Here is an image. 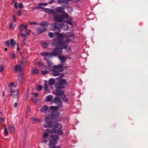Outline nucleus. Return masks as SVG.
<instances>
[{"label":"nucleus","instance_id":"1","mask_svg":"<svg viewBox=\"0 0 148 148\" xmlns=\"http://www.w3.org/2000/svg\"><path fill=\"white\" fill-rule=\"evenodd\" d=\"M56 35L57 37L55 39H53L51 42L52 46L59 47L54 49L53 51V54L54 56L59 55L62 53V49H66L67 45L65 44L68 43L70 41V39L68 37H64L61 33L57 32Z\"/></svg>","mask_w":148,"mask_h":148},{"label":"nucleus","instance_id":"2","mask_svg":"<svg viewBox=\"0 0 148 148\" xmlns=\"http://www.w3.org/2000/svg\"><path fill=\"white\" fill-rule=\"evenodd\" d=\"M52 14L53 16V21L58 22H63L65 19L68 18L69 17L68 14L66 12L62 14H59L55 12H53Z\"/></svg>","mask_w":148,"mask_h":148},{"label":"nucleus","instance_id":"3","mask_svg":"<svg viewBox=\"0 0 148 148\" xmlns=\"http://www.w3.org/2000/svg\"><path fill=\"white\" fill-rule=\"evenodd\" d=\"M49 143V148H60V146L56 147L55 146L57 143V140L59 139V136L58 135L52 134Z\"/></svg>","mask_w":148,"mask_h":148},{"label":"nucleus","instance_id":"4","mask_svg":"<svg viewBox=\"0 0 148 148\" xmlns=\"http://www.w3.org/2000/svg\"><path fill=\"white\" fill-rule=\"evenodd\" d=\"M63 65L60 64L58 65H54L51 70L52 75L54 76H58L60 73L63 71Z\"/></svg>","mask_w":148,"mask_h":148},{"label":"nucleus","instance_id":"5","mask_svg":"<svg viewBox=\"0 0 148 148\" xmlns=\"http://www.w3.org/2000/svg\"><path fill=\"white\" fill-rule=\"evenodd\" d=\"M52 127H53L52 130L47 129L46 130V132L51 133H54L55 128H58L59 129L62 128V126L61 125L58 123H57L54 126L53 125V126H52Z\"/></svg>","mask_w":148,"mask_h":148},{"label":"nucleus","instance_id":"6","mask_svg":"<svg viewBox=\"0 0 148 148\" xmlns=\"http://www.w3.org/2000/svg\"><path fill=\"white\" fill-rule=\"evenodd\" d=\"M64 25L63 23L56 24L54 25V28L55 30H57L58 32H60L61 31L60 29H61V28L63 27Z\"/></svg>","mask_w":148,"mask_h":148},{"label":"nucleus","instance_id":"7","mask_svg":"<svg viewBox=\"0 0 148 148\" xmlns=\"http://www.w3.org/2000/svg\"><path fill=\"white\" fill-rule=\"evenodd\" d=\"M46 28L45 27H40L36 29L37 33L38 34H40L46 31Z\"/></svg>","mask_w":148,"mask_h":148},{"label":"nucleus","instance_id":"8","mask_svg":"<svg viewBox=\"0 0 148 148\" xmlns=\"http://www.w3.org/2000/svg\"><path fill=\"white\" fill-rule=\"evenodd\" d=\"M15 84L14 83H11L10 84V92L11 93L14 92L16 91V87L17 86V84H15Z\"/></svg>","mask_w":148,"mask_h":148},{"label":"nucleus","instance_id":"9","mask_svg":"<svg viewBox=\"0 0 148 148\" xmlns=\"http://www.w3.org/2000/svg\"><path fill=\"white\" fill-rule=\"evenodd\" d=\"M53 102L58 105H60L62 103V101L58 97H56L54 99Z\"/></svg>","mask_w":148,"mask_h":148},{"label":"nucleus","instance_id":"10","mask_svg":"<svg viewBox=\"0 0 148 148\" xmlns=\"http://www.w3.org/2000/svg\"><path fill=\"white\" fill-rule=\"evenodd\" d=\"M55 10L57 12L63 13L64 12V9L62 7H57L55 9Z\"/></svg>","mask_w":148,"mask_h":148},{"label":"nucleus","instance_id":"11","mask_svg":"<svg viewBox=\"0 0 148 148\" xmlns=\"http://www.w3.org/2000/svg\"><path fill=\"white\" fill-rule=\"evenodd\" d=\"M55 94L56 95L61 97H62L64 95V92L62 91L59 89H57L55 91Z\"/></svg>","mask_w":148,"mask_h":148},{"label":"nucleus","instance_id":"12","mask_svg":"<svg viewBox=\"0 0 148 148\" xmlns=\"http://www.w3.org/2000/svg\"><path fill=\"white\" fill-rule=\"evenodd\" d=\"M53 118L51 115V114L45 116V120L46 122H51L53 120Z\"/></svg>","mask_w":148,"mask_h":148},{"label":"nucleus","instance_id":"13","mask_svg":"<svg viewBox=\"0 0 148 148\" xmlns=\"http://www.w3.org/2000/svg\"><path fill=\"white\" fill-rule=\"evenodd\" d=\"M50 114L53 118L58 117L60 115V113L58 111L52 112Z\"/></svg>","mask_w":148,"mask_h":148},{"label":"nucleus","instance_id":"14","mask_svg":"<svg viewBox=\"0 0 148 148\" xmlns=\"http://www.w3.org/2000/svg\"><path fill=\"white\" fill-rule=\"evenodd\" d=\"M48 110V107L46 105H44L40 109V111L42 113H45Z\"/></svg>","mask_w":148,"mask_h":148},{"label":"nucleus","instance_id":"15","mask_svg":"<svg viewBox=\"0 0 148 148\" xmlns=\"http://www.w3.org/2000/svg\"><path fill=\"white\" fill-rule=\"evenodd\" d=\"M55 87L57 88V89H62L64 88L65 85L62 84V83H61L59 82L58 83H57L55 85Z\"/></svg>","mask_w":148,"mask_h":148},{"label":"nucleus","instance_id":"16","mask_svg":"<svg viewBox=\"0 0 148 148\" xmlns=\"http://www.w3.org/2000/svg\"><path fill=\"white\" fill-rule=\"evenodd\" d=\"M42 55L45 57L46 56L49 57H51L53 56H54L53 54V52L52 53H49L47 52H44L42 53Z\"/></svg>","mask_w":148,"mask_h":148},{"label":"nucleus","instance_id":"17","mask_svg":"<svg viewBox=\"0 0 148 148\" xmlns=\"http://www.w3.org/2000/svg\"><path fill=\"white\" fill-rule=\"evenodd\" d=\"M18 90L19 89H16V91L14 92H16V94L14 93V92L11 93L10 94V95L12 96L13 97L16 98H18L19 94H18Z\"/></svg>","mask_w":148,"mask_h":148},{"label":"nucleus","instance_id":"18","mask_svg":"<svg viewBox=\"0 0 148 148\" xmlns=\"http://www.w3.org/2000/svg\"><path fill=\"white\" fill-rule=\"evenodd\" d=\"M27 25H24L23 24L21 25L19 27V29L20 32H23V29H25L27 28Z\"/></svg>","mask_w":148,"mask_h":148},{"label":"nucleus","instance_id":"19","mask_svg":"<svg viewBox=\"0 0 148 148\" xmlns=\"http://www.w3.org/2000/svg\"><path fill=\"white\" fill-rule=\"evenodd\" d=\"M31 100L34 101L36 104H38L40 103V100L34 97L31 98Z\"/></svg>","mask_w":148,"mask_h":148},{"label":"nucleus","instance_id":"20","mask_svg":"<svg viewBox=\"0 0 148 148\" xmlns=\"http://www.w3.org/2000/svg\"><path fill=\"white\" fill-rule=\"evenodd\" d=\"M53 125H52L50 122H46L44 124V127L45 128H51Z\"/></svg>","mask_w":148,"mask_h":148},{"label":"nucleus","instance_id":"21","mask_svg":"<svg viewBox=\"0 0 148 148\" xmlns=\"http://www.w3.org/2000/svg\"><path fill=\"white\" fill-rule=\"evenodd\" d=\"M49 24V23L48 21H44L41 22L39 23V25L40 26L45 27L47 26Z\"/></svg>","mask_w":148,"mask_h":148},{"label":"nucleus","instance_id":"22","mask_svg":"<svg viewBox=\"0 0 148 148\" xmlns=\"http://www.w3.org/2000/svg\"><path fill=\"white\" fill-rule=\"evenodd\" d=\"M22 69L20 65H17L15 67V70L16 72H21Z\"/></svg>","mask_w":148,"mask_h":148},{"label":"nucleus","instance_id":"23","mask_svg":"<svg viewBox=\"0 0 148 148\" xmlns=\"http://www.w3.org/2000/svg\"><path fill=\"white\" fill-rule=\"evenodd\" d=\"M32 74H38L39 73V70L36 68L34 67L31 71Z\"/></svg>","mask_w":148,"mask_h":148},{"label":"nucleus","instance_id":"24","mask_svg":"<svg viewBox=\"0 0 148 148\" xmlns=\"http://www.w3.org/2000/svg\"><path fill=\"white\" fill-rule=\"evenodd\" d=\"M53 97L52 95L47 96L45 98V100L47 102L51 101L53 99Z\"/></svg>","mask_w":148,"mask_h":148},{"label":"nucleus","instance_id":"25","mask_svg":"<svg viewBox=\"0 0 148 148\" xmlns=\"http://www.w3.org/2000/svg\"><path fill=\"white\" fill-rule=\"evenodd\" d=\"M55 80L54 79L51 78L49 81V85H53L55 83Z\"/></svg>","mask_w":148,"mask_h":148},{"label":"nucleus","instance_id":"26","mask_svg":"<svg viewBox=\"0 0 148 148\" xmlns=\"http://www.w3.org/2000/svg\"><path fill=\"white\" fill-rule=\"evenodd\" d=\"M9 129L11 133H13L15 132V130L12 124L10 125Z\"/></svg>","mask_w":148,"mask_h":148},{"label":"nucleus","instance_id":"27","mask_svg":"<svg viewBox=\"0 0 148 148\" xmlns=\"http://www.w3.org/2000/svg\"><path fill=\"white\" fill-rule=\"evenodd\" d=\"M10 44L12 46L14 47L16 44V42L14 39L12 38L10 40Z\"/></svg>","mask_w":148,"mask_h":148},{"label":"nucleus","instance_id":"28","mask_svg":"<svg viewBox=\"0 0 148 148\" xmlns=\"http://www.w3.org/2000/svg\"><path fill=\"white\" fill-rule=\"evenodd\" d=\"M56 129L57 128H55L54 133L58 134L59 135H62L63 134V132L62 130H57Z\"/></svg>","mask_w":148,"mask_h":148},{"label":"nucleus","instance_id":"29","mask_svg":"<svg viewBox=\"0 0 148 148\" xmlns=\"http://www.w3.org/2000/svg\"><path fill=\"white\" fill-rule=\"evenodd\" d=\"M58 58L61 60L62 62H65L66 60V58L62 56H59Z\"/></svg>","mask_w":148,"mask_h":148},{"label":"nucleus","instance_id":"30","mask_svg":"<svg viewBox=\"0 0 148 148\" xmlns=\"http://www.w3.org/2000/svg\"><path fill=\"white\" fill-rule=\"evenodd\" d=\"M44 60L46 61L47 63L49 66H50V65H52L53 64V63L51 62V60H48L47 58L46 57L44 58Z\"/></svg>","mask_w":148,"mask_h":148},{"label":"nucleus","instance_id":"31","mask_svg":"<svg viewBox=\"0 0 148 148\" xmlns=\"http://www.w3.org/2000/svg\"><path fill=\"white\" fill-rule=\"evenodd\" d=\"M47 81L45 80L44 82V87L45 90L47 91L49 89V87L47 86Z\"/></svg>","mask_w":148,"mask_h":148},{"label":"nucleus","instance_id":"32","mask_svg":"<svg viewBox=\"0 0 148 148\" xmlns=\"http://www.w3.org/2000/svg\"><path fill=\"white\" fill-rule=\"evenodd\" d=\"M61 98L64 102H66L68 101V98L66 97L65 94L62 97H61Z\"/></svg>","mask_w":148,"mask_h":148},{"label":"nucleus","instance_id":"33","mask_svg":"<svg viewBox=\"0 0 148 148\" xmlns=\"http://www.w3.org/2000/svg\"><path fill=\"white\" fill-rule=\"evenodd\" d=\"M41 45L43 48H47L48 47L47 43L46 42H42L41 43Z\"/></svg>","mask_w":148,"mask_h":148},{"label":"nucleus","instance_id":"34","mask_svg":"<svg viewBox=\"0 0 148 148\" xmlns=\"http://www.w3.org/2000/svg\"><path fill=\"white\" fill-rule=\"evenodd\" d=\"M25 32L27 35L29 36L31 32V31L29 29L27 28H27L25 29Z\"/></svg>","mask_w":148,"mask_h":148},{"label":"nucleus","instance_id":"35","mask_svg":"<svg viewBox=\"0 0 148 148\" xmlns=\"http://www.w3.org/2000/svg\"><path fill=\"white\" fill-rule=\"evenodd\" d=\"M59 108V107L58 106H52L50 107V109L51 110H58Z\"/></svg>","mask_w":148,"mask_h":148},{"label":"nucleus","instance_id":"36","mask_svg":"<svg viewBox=\"0 0 148 148\" xmlns=\"http://www.w3.org/2000/svg\"><path fill=\"white\" fill-rule=\"evenodd\" d=\"M61 29H64L65 30H67L69 29V26L67 25H64L63 26V27L61 28Z\"/></svg>","mask_w":148,"mask_h":148},{"label":"nucleus","instance_id":"37","mask_svg":"<svg viewBox=\"0 0 148 148\" xmlns=\"http://www.w3.org/2000/svg\"><path fill=\"white\" fill-rule=\"evenodd\" d=\"M21 33V35L22 37L23 38V39H26L27 38V34H25L23 32H20Z\"/></svg>","mask_w":148,"mask_h":148},{"label":"nucleus","instance_id":"38","mask_svg":"<svg viewBox=\"0 0 148 148\" xmlns=\"http://www.w3.org/2000/svg\"><path fill=\"white\" fill-rule=\"evenodd\" d=\"M41 73L42 75H45V74H48L49 72L47 70H45V71H41Z\"/></svg>","mask_w":148,"mask_h":148},{"label":"nucleus","instance_id":"39","mask_svg":"<svg viewBox=\"0 0 148 148\" xmlns=\"http://www.w3.org/2000/svg\"><path fill=\"white\" fill-rule=\"evenodd\" d=\"M43 66L42 67V69H45L46 70H47V69L49 68V67H50V66L47 65H45V66L43 65Z\"/></svg>","mask_w":148,"mask_h":148},{"label":"nucleus","instance_id":"40","mask_svg":"<svg viewBox=\"0 0 148 148\" xmlns=\"http://www.w3.org/2000/svg\"><path fill=\"white\" fill-rule=\"evenodd\" d=\"M60 82L61 83H62V84H63V85H65V84H66V81L65 79H63L60 80Z\"/></svg>","mask_w":148,"mask_h":148},{"label":"nucleus","instance_id":"41","mask_svg":"<svg viewBox=\"0 0 148 148\" xmlns=\"http://www.w3.org/2000/svg\"><path fill=\"white\" fill-rule=\"evenodd\" d=\"M42 88V86L41 85H39L36 87V90H40Z\"/></svg>","mask_w":148,"mask_h":148},{"label":"nucleus","instance_id":"42","mask_svg":"<svg viewBox=\"0 0 148 148\" xmlns=\"http://www.w3.org/2000/svg\"><path fill=\"white\" fill-rule=\"evenodd\" d=\"M47 3H38V6H45L47 5Z\"/></svg>","mask_w":148,"mask_h":148},{"label":"nucleus","instance_id":"43","mask_svg":"<svg viewBox=\"0 0 148 148\" xmlns=\"http://www.w3.org/2000/svg\"><path fill=\"white\" fill-rule=\"evenodd\" d=\"M36 65L38 66H41L43 65V64L42 63L40 62H36Z\"/></svg>","mask_w":148,"mask_h":148},{"label":"nucleus","instance_id":"44","mask_svg":"<svg viewBox=\"0 0 148 148\" xmlns=\"http://www.w3.org/2000/svg\"><path fill=\"white\" fill-rule=\"evenodd\" d=\"M4 134L6 136H7V134L8 133V132L7 131V128H6L4 129Z\"/></svg>","mask_w":148,"mask_h":148},{"label":"nucleus","instance_id":"45","mask_svg":"<svg viewBox=\"0 0 148 148\" xmlns=\"http://www.w3.org/2000/svg\"><path fill=\"white\" fill-rule=\"evenodd\" d=\"M48 135L49 134L48 133L46 132L44 133L43 135V138L44 139H45L47 137Z\"/></svg>","mask_w":148,"mask_h":148},{"label":"nucleus","instance_id":"46","mask_svg":"<svg viewBox=\"0 0 148 148\" xmlns=\"http://www.w3.org/2000/svg\"><path fill=\"white\" fill-rule=\"evenodd\" d=\"M48 35L51 38H52L53 37V34L52 32H50L48 33Z\"/></svg>","mask_w":148,"mask_h":148},{"label":"nucleus","instance_id":"47","mask_svg":"<svg viewBox=\"0 0 148 148\" xmlns=\"http://www.w3.org/2000/svg\"><path fill=\"white\" fill-rule=\"evenodd\" d=\"M31 94H32V95L35 96L36 97H38V95H39L37 93H35L34 92H32Z\"/></svg>","mask_w":148,"mask_h":148},{"label":"nucleus","instance_id":"48","mask_svg":"<svg viewBox=\"0 0 148 148\" xmlns=\"http://www.w3.org/2000/svg\"><path fill=\"white\" fill-rule=\"evenodd\" d=\"M51 10L48 8H45L44 9V11L46 12H49Z\"/></svg>","mask_w":148,"mask_h":148},{"label":"nucleus","instance_id":"49","mask_svg":"<svg viewBox=\"0 0 148 148\" xmlns=\"http://www.w3.org/2000/svg\"><path fill=\"white\" fill-rule=\"evenodd\" d=\"M10 58H13L15 57V55L13 53H10Z\"/></svg>","mask_w":148,"mask_h":148},{"label":"nucleus","instance_id":"50","mask_svg":"<svg viewBox=\"0 0 148 148\" xmlns=\"http://www.w3.org/2000/svg\"><path fill=\"white\" fill-rule=\"evenodd\" d=\"M5 45L7 46L8 47L10 45V42L8 40L6 41L5 43Z\"/></svg>","mask_w":148,"mask_h":148},{"label":"nucleus","instance_id":"51","mask_svg":"<svg viewBox=\"0 0 148 148\" xmlns=\"http://www.w3.org/2000/svg\"><path fill=\"white\" fill-rule=\"evenodd\" d=\"M15 27V25H12V23H11L10 25V28L13 29Z\"/></svg>","mask_w":148,"mask_h":148},{"label":"nucleus","instance_id":"52","mask_svg":"<svg viewBox=\"0 0 148 148\" xmlns=\"http://www.w3.org/2000/svg\"><path fill=\"white\" fill-rule=\"evenodd\" d=\"M26 39H23L22 41H23V46H24L26 44Z\"/></svg>","mask_w":148,"mask_h":148},{"label":"nucleus","instance_id":"53","mask_svg":"<svg viewBox=\"0 0 148 148\" xmlns=\"http://www.w3.org/2000/svg\"><path fill=\"white\" fill-rule=\"evenodd\" d=\"M3 70V67L2 65L0 66V72H2Z\"/></svg>","mask_w":148,"mask_h":148},{"label":"nucleus","instance_id":"54","mask_svg":"<svg viewBox=\"0 0 148 148\" xmlns=\"http://www.w3.org/2000/svg\"><path fill=\"white\" fill-rule=\"evenodd\" d=\"M18 7L20 8H21L23 7V4L21 3H20L18 4Z\"/></svg>","mask_w":148,"mask_h":148},{"label":"nucleus","instance_id":"55","mask_svg":"<svg viewBox=\"0 0 148 148\" xmlns=\"http://www.w3.org/2000/svg\"><path fill=\"white\" fill-rule=\"evenodd\" d=\"M19 83H22L23 82V79L22 77H21V78H19Z\"/></svg>","mask_w":148,"mask_h":148},{"label":"nucleus","instance_id":"56","mask_svg":"<svg viewBox=\"0 0 148 148\" xmlns=\"http://www.w3.org/2000/svg\"><path fill=\"white\" fill-rule=\"evenodd\" d=\"M14 6L16 9L18 8L17 3V2H15L14 4Z\"/></svg>","mask_w":148,"mask_h":148},{"label":"nucleus","instance_id":"57","mask_svg":"<svg viewBox=\"0 0 148 148\" xmlns=\"http://www.w3.org/2000/svg\"><path fill=\"white\" fill-rule=\"evenodd\" d=\"M33 120L35 121H37L38 122H40L41 121V120L40 119H37L35 118L33 119Z\"/></svg>","mask_w":148,"mask_h":148},{"label":"nucleus","instance_id":"58","mask_svg":"<svg viewBox=\"0 0 148 148\" xmlns=\"http://www.w3.org/2000/svg\"><path fill=\"white\" fill-rule=\"evenodd\" d=\"M21 10H18V15L19 16H21Z\"/></svg>","mask_w":148,"mask_h":148},{"label":"nucleus","instance_id":"59","mask_svg":"<svg viewBox=\"0 0 148 148\" xmlns=\"http://www.w3.org/2000/svg\"><path fill=\"white\" fill-rule=\"evenodd\" d=\"M29 23L31 25H33L34 24H37V23L36 22H30Z\"/></svg>","mask_w":148,"mask_h":148},{"label":"nucleus","instance_id":"60","mask_svg":"<svg viewBox=\"0 0 148 148\" xmlns=\"http://www.w3.org/2000/svg\"><path fill=\"white\" fill-rule=\"evenodd\" d=\"M48 142V140L47 139H45L42 141V142L44 143H46Z\"/></svg>","mask_w":148,"mask_h":148},{"label":"nucleus","instance_id":"61","mask_svg":"<svg viewBox=\"0 0 148 148\" xmlns=\"http://www.w3.org/2000/svg\"><path fill=\"white\" fill-rule=\"evenodd\" d=\"M12 18L14 20V22L16 21V17L15 16L13 15L12 16Z\"/></svg>","mask_w":148,"mask_h":148},{"label":"nucleus","instance_id":"62","mask_svg":"<svg viewBox=\"0 0 148 148\" xmlns=\"http://www.w3.org/2000/svg\"><path fill=\"white\" fill-rule=\"evenodd\" d=\"M26 58H25V61H23L22 60H21V64H22L23 62H26Z\"/></svg>","mask_w":148,"mask_h":148},{"label":"nucleus","instance_id":"63","mask_svg":"<svg viewBox=\"0 0 148 148\" xmlns=\"http://www.w3.org/2000/svg\"><path fill=\"white\" fill-rule=\"evenodd\" d=\"M59 2H60V3H62L64 2V0H59Z\"/></svg>","mask_w":148,"mask_h":148},{"label":"nucleus","instance_id":"64","mask_svg":"<svg viewBox=\"0 0 148 148\" xmlns=\"http://www.w3.org/2000/svg\"><path fill=\"white\" fill-rule=\"evenodd\" d=\"M17 106V103H15L14 104V106L15 107H16Z\"/></svg>","mask_w":148,"mask_h":148}]
</instances>
